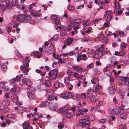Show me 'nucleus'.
<instances>
[{"label":"nucleus","instance_id":"1","mask_svg":"<svg viewBox=\"0 0 129 129\" xmlns=\"http://www.w3.org/2000/svg\"><path fill=\"white\" fill-rule=\"evenodd\" d=\"M31 17L30 15L27 14H21L16 18L17 21L22 22H26L29 21Z\"/></svg>","mask_w":129,"mask_h":129},{"label":"nucleus","instance_id":"2","mask_svg":"<svg viewBox=\"0 0 129 129\" xmlns=\"http://www.w3.org/2000/svg\"><path fill=\"white\" fill-rule=\"evenodd\" d=\"M58 73V71L56 69H54L51 70L48 73L49 79L52 80L55 78Z\"/></svg>","mask_w":129,"mask_h":129},{"label":"nucleus","instance_id":"3","mask_svg":"<svg viewBox=\"0 0 129 129\" xmlns=\"http://www.w3.org/2000/svg\"><path fill=\"white\" fill-rule=\"evenodd\" d=\"M87 120L84 119H81L79 120V122L78 124L77 125L78 127H81L82 128H83L87 126H88L90 122H88V123H87Z\"/></svg>","mask_w":129,"mask_h":129},{"label":"nucleus","instance_id":"4","mask_svg":"<svg viewBox=\"0 0 129 129\" xmlns=\"http://www.w3.org/2000/svg\"><path fill=\"white\" fill-rule=\"evenodd\" d=\"M121 109L118 107H115L110 111L111 114L117 116L120 113Z\"/></svg>","mask_w":129,"mask_h":129},{"label":"nucleus","instance_id":"5","mask_svg":"<svg viewBox=\"0 0 129 129\" xmlns=\"http://www.w3.org/2000/svg\"><path fill=\"white\" fill-rule=\"evenodd\" d=\"M105 18L106 20L108 21H110L112 18V12L111 10L106 11L105 12Z\"/></svg>","mask_w":129,"mask_h":129},{"label":"nucleus","instance_id":"6","mask_svg":"<svg viewBox=\"0 0 129 129\" xmlns=\"http://www.w3.org/2000/svg\"><path fill=\"white\" fill-rule=\"evenodd\" d=\"M8 0L3 1L1 2V10L2 11H4L6 6H8L10 5V3Z\"/></svg>","mask_w":129,"mask_h":129},{"label":"nucleus","instance_id":"7","mask_svg":"<svg viewBox=\"0 0 129 129\" xmlns=\"http://www.w3.org/2000/svg\"><path fill=\"white\" fill-rule=\"evenodd\" d=\"M81 23V20L80 19H76L75 21H73L71 23V25H73L74 27L73 29L74 30H76L77 29H79L80 27L78 25H79Z\"/></svg>","mask_w":129,"mask_h":129},{"label":"nucleus","instance_id":"8","mask_svg":"<svg viewBox=\"0 0 129 129\" xmlns=\"http://www.w3.org/2000/svg\"><path fill=\"white\" fill-rule=\"evenodd\" d=\"M51 19L54 21L55 24L58 25L60 24V18L57 15H52L51 17Z\"/></svg>","mask_w":129,"mask_h":129},{"label":"nucleus","instance_id":"9","mask_svg":"<svg viewBox=\"0 0 129 129\" xmlns=\"http://www.w3.org/2000/svg\"><path fill=\"white\" fill-rule=\"evenodd\" d=\"M19 88L16 85H14L13 88L10 91L11 94L13 95H16L19 91Z\"/></svg>","mask_w":129,"mask_h":129},{"label":"nucleus","instance_id":"10","mask_svg":"<svg viewBox=\"0 0 129 129\" xmlns=\"http://www.w3.org/2000/svg\"><path fill=\"white\" fill-rule=\"evenodd\" d=\"M28 57H26V59L24 60L23 62V65L20 67V68L21 69H25V67H28L29 66L28 63L29 62V61L28 59Z\"/></svg>","mask_w":129,"mask_h":129},{"label":"nucleus","instance_id":"11","mask_svg":"<svg viewBox=\"0 0 129 129\" xmlns=\"http://www.w3.org/2000/svg\"><path fill=\"white\" fill-rule=\"evenodd\" d=\"M104 49V46L103 45H101L100 47L97 50V51H99V52L98 53H97V54H100V53H102V52L104 53L105 54L107 53L108 50V49L107 48H106L103 52V51Z\"/></svg>","mask_w":129,"mask_h":129},{"label":"nucleus","instance_id":"12","mask_svg":"<svg viewBox=\"0 0 129 129\" xmlns=\"http://www.w3.org/2000/svg\"><path fill=\"white\" fill-rule=\"evenodd\" d=\"M69 109L66 107H61L59 109V113H63L65 114L68 112Z\"/></svg>","mask_w":129,"mask_h":129},{"label":"nucleus","instance_id":"13","mask_svg":"<svg viewBox=\"0 0 129 129\" xmlns=\"http://www.w3.org/2000/svg\"><path fill=\"white\" fill-rule=\"evenodd\" d=\"M71 93L69 92H66L61 94L60 95V96L61 98L64 99H68L70 96Z\"/></svg>","mask_w":129,"mask_h":129},{"label":"nucleus","instance_id":"14","mask_svg":"<svg viewBox=\"0 0 129 129\" xmlns=\"http://www.w3.org/2000/svg\"><path fill=\"white\" fill-rule=\"evenodd\" d=\"M116 91V89L113 87H110L108 88V92L110 95L114 94Z\"/></svg>","mask_w":129,"mask_h":129},{"label":"nucleus","instance_id":"15","mask_svg":"<svg viewBox=\"0 0 129 129\" xmlns=\"http://www.w3.org/2000/svg\"><path fill=\"white\" fill-rule=\"evenodd\" d=\"M72 68L75 70L77 71H80L82 72L83 69L81 68L78 65H74L72 66Z\"/></svg>","mask_w":129,"mask_h":129},{"label":"nucleus","instance_id":"16","mask_svg":"<svg viewBox=\"0 0 129 129\" xmlns=\"http://www.w3.org/2000/svg\"><path fill=\"white\" fill-rule=\"evenodd\" d=\"M31 55L38 58L42 56L41 52H32L31 53Z\"/></svg>","mask_w":129,"mask_h":129},{"label":"nucleus","instance_id":"17","mask_svg":"<svg viewBox=\"0 0 129 129\" xmlns=\"http://www.w3.org/2000/svg\"><path fill=\"white\" fill-rule=\"evenodd\" d=\"M73 41V38L71 37H69L66 40L65 44L67 45H69L72 43Z\"/></svg>","mask_w":129,"mask_h":129},{"label":"nucleus","instance_id":"18","mask_svg":"<svg viewBox=\"0 0 129 129\" xmlns=\"http://www.w3.org/2000/svg\"><path fill=\"white\" fill-rule=\"evenodd\" d=\"M23 82L26 83L28 86L31 85L32 84V82L31 80L28 79L24 78L23 80Z\"/></svg>","mask_w":129,"mask_h":129},{"label":"nucleus","instance_id":"19","mask_svg":"<svg viewBox=\"0 0 129 129\" xmlns=\"http://www.w3.org/2000/svg\"><path fill=\"white\" fill-rule=\"evenodd\" d=\"M94 91L90 88H89L87 91V96L88 98H91L93 96V92Z\"/></svg>","mask_w":129,"mask_h":129},{"label":"nucleus","instance_id":"20","mask_svg":"<svg viewBox=\"0 0 129 129\" xmlns=\"http://www.w3.org/2000/svg\"><path fill=\"white\" fill-rule=\"evenodd\" d=\"M126 54V53L124 51H121L120 52L116 51L115 52V55L122 56Z\"/></svg>","mask_w":129,"mask_h":129},{"label":"nucleus","instance_id":"21","mask_svg":"<svg viewBox=\"0 0 129 129\" xmlns=\"http://www.w3.org/2000/svg\"><path fill=\"white\" fill-rule=\"evenodd\" d=\"M107 68L108 67H106L104 68L103 71L105 74L110 77L111 75V71L107 70Z\"/></svg>","mask_w":129,"mask_h":129},{"label":"nucleus","instance_id":"22","mask_svg":"<svg viewBox=\"0 0 129 129\" xmlns=\"http://www.w3.org/2000/svg\"><path fill=\"white\" fill-rule=\"evenodd\" d=\"M57 98L56 96H54L53 95H48V100L47 101H48V102H49L50 103L49 101L54 100H55L56 101H57Z\"/></svg>","mask_w":129,"mask_h":129},{"label":"nucleus","instance_id":"23","mask_svg":"<svg viewBox=\"0 0 129 129\" xmlns=\"http://www.w3.org/2000/svg\"><path fill=\"white\" fill-rule=\"evenodd\" d=\"M54 46L53 45H50V47L49 48H47L46 49V51L47 52H52V51L54 50Z\"/></svg>","mask_w":129,"mask_h":129},{"label":"nucleus","instance_id":"24","mask_svg":"<svg viewBox=\"0 0 129 129\" xmlns=\"http://www.w3.org/2000/svg\"><path fill=\"white\" fill-rule=\"evenodd\" d=\"M86 78L85 76L83 75H81L79 77L78 79V81L80 83H83L84 81L85 80Z\"/></svg>","mask_w":129,"mask_h":129},{"label":"nucleus","instance_id":"25","mask_svg":"<svg viewBox=\"0 0 129 129\" xmlns=\"http://www.w3.org/2000/svg\"><path fill=\"white\" fill-rule=\"evenodd\" d=\"M1 83L3 84V85L2 86V87L4 88V90L6 93H8L9 92L10 89L7 86H4V83L1 82Z\"/></svg>","mask_w":129,"mask_h":129},{"label":"nucleus","instance_id":"26","mask_svg":"<svg viewBox=\"0 0 129 129\" xmlns=\"http://www.w3.org/2000/svg\"><path fill=\"white\" fill-rule=\"evenodd\" d=\"M93 90L94 91V92L97 91H100L101 90V86H99V85H97L94 88V89H93Z\"/></svg>","mask_w":129,"mask_h":129},{"label":"nucleus","instance_id":"27","mask_svg":"<svg viewBox=\"0 0 129 129\" xmlns=\"http://www.w3.org/2000/svg\"><path fill=\"white\" fill-rule=\"evenodd\" d=\"M30 125V123L28 122H24L23 125V127L24 129H28Z\"/></svg>","mask_w":129,"mask_h":129},{"label":"nucleus","instance_id":"28","mask_svg":"<svg viewBox=\"0 0 129 129\" xmlns=\"http://www.w3.org/2000/svg\"><path fill=\"white\" fill-rule=\"evenodd\" d=\"M82 54L80 52H78L77 56V62H79L82 59Z\"/></svg>","mask_w":129,"mask_h":129},{"label":"nucleus","instance_id":"29","mask_svg":"<svg viewBox=\"0 0 129 129\" xmlns=\"http://www.w3.org/2000/svg\"><path fill=\"white\" fill-rule=\"evenodd\" d=\"M16 115L14 114H9L7 115V117L10 119H14L16 117Z\"/></svg>","mask_w":129,"mask_h":129},{"label":"nucleus","instance_id":"30","mask_svg":"<svg viewBox=\"0 0 129 129\" xmlns=\"http://www.w3.org/2000/svg\"><path fill=\"white\" fill-rule=\"evenodd\" d=\"M109 41L108 38L106 37L105 36L102 37L101 39L102 42L104 43H106Z\"/></svg>","mask_w":129,"mask_h":129},{"label":"nucleus","instance_id":"31","mask_svg":"<svg viewBox=\"0 0 129 129\" xmlns=\"http://www.w3.org/2000/svg\"><path fill=\"white\" fill-rule=\"evenodd\" d=\"M70 77L68 76L67 77H65L64 79V81L66 85H68L69 83Z\"/></svg>","mask_w":129,"mask_h":129},{"label":"nucleus","instance_id":"32","mask_svg":"<svg viewBox=\"0 0 129 129\" xmlns=\"http://www.w3.org/2000/svg\"><path fill=\"white\" fill-rule=\"evenodd\" d=\"M95 50H92L89 53V56L91 57H93L95 56Z\"/></svg>","mask_w":129,"mask_h":129},{"label":"nucleus","instance_id":"33","mask_svg":"<svg viewBox=\"0 0 129 129\" xmlns=\"http://www.w3.org/2000/svg\"><path fill=\"white\" fill-rule=\"evenodd\" d=\"M65 115L68 118H71L73 117V114L69 112H68L65 114Z\"/></svg>","mask_w":129,"mask_h":129},{"label":"nucleus","instance_id":"34","mask_svg":"<svg viewBox=\"0 0 129 129\" xmlns=\"http://www.w3.org/2000/svg\"><path fill=\"white\" fill-rule=\"evenodd\" d=\"M127 114L124 112H122L120 115V117L123 119H125L127 117Z\"/></svg>","mask_w":129,"mask_h":129},{"label":"nucleus","instance_id":"35","mask_svg":"<svg viewBox=\"0 0 129 129\" xmlns=\"http://www.w3.org/2000/svg\"><path fill=\"white\" fill-rule=\"evenodd\" d=\"M36 13L33 12L31 13V14L35 17H40L41 16V14H39L38 12H36Z\"/></svg>","mask_w":129,"mask_h":129},{"label":"nucleus","instance_id":"36","mask_svg":"<svg viewBox=\"0 0 129 129\" xmlns=\"http://www.w3.org/2000/svg\"><path fill=\"white\" fill-rule=\"evenodd\" d=\"M10 104V102L8 100L4 101L2 103V105L3 106H8Z\"/></svg>","mask_w":129,"mask_h":129},{"label":"nucleus","instance_id":"37","mask_svg":"<svg viewBox=\"0 0 129 129\" xmlns=\"http://www.w3.org/2000/svg\"><path fill=\"white\" fill-rule=\"evenodd\" d=\"M126 47V44L124 42H122L121 44L120 48L122 50H124Z\"/></svg>","mask_w":129,"mask_h":129},{"label":"nucleus","instance_id":"38","mask_svg":"<svg viewBox=\"0 0 129 129\" xmlns=\"http://www.w3.org/2000/svg\"><path fill=\"white\" fill-rule=\"evenodd\" d=\"M64 124L63 122L59 123L58 125V128L60 129H62L64 127Z\"/></svg>","mask_w":129,"mask_h":129},{"label":"nucleus","instance_id":"39","mask_svg":"<svg viewBox=\"0 0 129 129\" xmlns=\"http://www.w3.org/2000/svg\"><path fill=\"white\" fill-rule=\"evenodd\" d=\"M24 69V70H23V73L25 75H27L28 74V72L29 71V69L28 68H27L26 69V67L25 69H21L22 70Z\"/></svg>","mask_w":129,"mask_h":129},{"label":"nucleus","instance_id":"40","mask_svg":"<svg viewBox=\"0 0 129 129\" xmlns=\"http://www.w3.org/2000/svg\"><path fill=\"white\" fill-rule=\"evenodd\" d=\"M54 91L52 89H49L47 91V93L48 95H53L54 93Z\"/></svg>","mask_w":129,"mask_h":129},{"label":"nucleus","instance_id":"41","mask_svg":"<svg viewBox=\"0 0 129 129\" xmlns=\"http://www.w3.org/2000/svg\"><path fill=\"white\" fill-rule=\"evenodd\" d=\"M49 103V102L47 101L45 103H42L41 105L40 106V108H42L45 107L46 105H48L47 104V103L48 104Z\"/></svg>","mask_w":129,"mask_h":129},{"label":"nucleus","instance_id":"42","mask_svg":"<svg viewBox=\"0 0 129 129\" xmlns=\"http://www.w3.org/2000/svg\"><path fill=\"white\" fill-rule=\"evenodd\" d=\"M74 72H73L71 70H68L67 71V74L69 76H72L73 75Z\"/></svg>","mask_w":129,"mask_h":129},{"label":"nucleus","instance_id":"43","mask_svg":"<svg viewBox=\"0 0 129 129\" xmlns=\"http://www.w3.org/2000/svg\"><path fill=\"white\" fill-rule=\"evenodd\" d=\"M1 68L2 70L4 72H5L7 70V66L5 64H3L1 66Z\"/></svg>","mask_w":129,"mask_h":129},{"label":"nucleus","instance_id":"44","mask_svg":"<svg viewBox=\"0 0 129 129\" xmlns=\"http://www.w3.org/2000/svg\"><path fill=\"white\" fill-rule=\"evenodd\" d=\"M97 96L96 95H93L91 97V101L92 102H95L97 98L96 97V96Z\"/></svg>","mask_w":129,"mask_h":129},{"label":"nucleus","instance_id":"45","mask_svg":"<svg viewBox=\"0 0 129 129\" xmlns=\"http://www.w3.org/2000/svg\"><path fill=\"white\" fill-rule=\"evenodd\" d=\"M89 120L91 121H93L95 119V117L94 115H92L89 116Z\"/></svg>","mask_w":129,"mask_h":129},{"label":"nucleus","instance_id":"46","mask_svg":"<svg viewBox=\"0 0 129 129\" xmlns=\"http://www.w3.org/2000/svg\"><path fill=\"white\" fill-rule=\"evenodd\" d=\"M27 95L29 98L30 99H33L34 97V95L31 93L28 92Z\"/></svg>","mask_w":129,"mask_h":129},{"label":"nucleus","instance_id":"47","mask_svg":"<svg viewBox=\"0 0 129 129\" xmlns=\"http://www.w3.org/2000/svg\"><path fill=\"white\" fill-rule=\"evenodd\" d=\"M97 105H96L97 107H100L103 105V103L102 101H98L97 103Z\"/></svg>","mask_w":129,"mask_h":129},{"label":"nucleus","instance_id":"48","mask_svg":"<svg viewBox=\"0 0 129 129\" xmlns=\"http://www.w3.org/2000/svg\"><path fill=\"white\" fill-rule=\"evenodd\" d=\"M83 111L82 109L79 110L78 111L79 113L76 115V116H79L80 115H82L84 114Z\"/></svg>","mask_w":129,"mask_h":129},{"label":"nucleus","instance_id":"49","mask_svg":"<svg viewBox=\"0 0 129 129\" xmlns=\"http://www.w3.org/2000/svg\"><path fill=\"white\" fill-rule=\"evenodd\" d=\"M75 7L71 5L68 6L67 8L68 10L70 11H72L74 10Z\"/></svg>","mask_w":129,"mask_h":129},{"label":"nucleus","instance_id":"50","mask_svg":"<svg viewBox=\"0 0 129 129\" xmlns=\"http://www.w3.org/2000/svg\"><path fill=\"white\" fill-rule=\"evenodd\" d=\"M74 74H73V75H74V77L76 79H78L79 78V74L75 72H74Z\"/></svg>","mask_w":129,"mask_h":129},{"label":"nucleus","instance_id":"51","mask_svg":"<svg viewBox=\"0 0 129 129\" xmlns=\"http://www.w3.org/2000/svg\"><path fill=\"white\" fill-rule=\"evenodd\" d=\"M27 90L28 92L31 93H33L34 91L31 89V87L29 86L28 88H27Z\"/></svg>","mask_w":129,"mask_h":129},{"label":"nucleus","instance_id":"52","mask_svg":"<svg viewBox=\"0 0 129 129\" xmlns=\"http://www.w3.org/2000/svg\"><path fill=\"white\" fill-rule=\"evenodd\" d=\"M86 97V94L85 93H82L81 94L80 96L81 98L85 99Z\"/></svg>","mask_w":129,"mask_h":129},{"label":"nucleus","instance_id":"53","mask_svg":"<svg viewBox=\"0 0 129 129\" xmlns=\"http://www.w3.org/2000/svg\"><path fill=\"white\" fill-rule=\"evenodd\" d=\"M45 84L46 86H49L51 85V82L49 80H47L45 82Z\"/></svg>","mask_w":129,"mask_h":129},{"label":"nucleus","instance_id":"54","mask_svg":"<svg viewBox=\"0 0 129 129\" xmlns=\"http://www.w3.org/2000/svg\"><path fill=\"white\" fill-rule=\"evenodd\" d=\"M82 58L81 60L84 61H86L87 59V56L85 54H83L82 55Z\"/></svg>","mask_w":129,"mask_h":129},{"label":"nucleus","instance_id":"55","mask_svg":"<svg viewBox=\"0 0 129 129\" xmlns=\"http://www.w3.org/2000/svg\"><path fill=\"white\" fill-rule=\"evenodd\" d=\"M59 83L57 82H55L54 84V85L55 87L56 88H57L59 87Z\"/></svg>","mask_w":129,"mask_h":129},{"label":"nucleus","instance_id":"56","mask_svg":"<svg viewBox=\"0 0 129 129\" xmlns=\"http://www.w3.org/2000/svg\"><path fill=\"white\" fill-rule=\"evenodd\" d=\"M9 82L10 84H11L13 83H14L15 82V78H13L12 79H10L9 80Z\"/></svg>","mask_w":129,"mask_h":129},{"label":"nucleus","instance_id":"57","mask_svg":"<svg viewBox=\"0 0 129 129\" xmlns=\"http://www.w3.org/2000/svg\"><path fill=\"white\" fill-rule=\"evenodd\" d=\"M67 33L66 31L64 29H62L60 31V34L61 35H64Z\"/></svg>","mask_w":129,"mask_h":129},{"label":"nucleus","instance_id":"58","mask_svg":"<svg viewBox=\"0 0 129 129\" xmlns=\"http://www.w3.org/2000/svg\"><path fill=\"white\" fill-rule=\"evenodd\" d=\"M115 8L117 9H119L120 8V6L119 5V4L118 2H116L115 4Z\"/></svg>","mask_w":129,"mask_h":129},{"label":"nucleus","instance_id":"59","mask_svg":"<svg viewBox=\"0 0 129 129\" xmlns=\"http://www.w3.org/2000/svg\"><path fill=\"white\" fill-rule=\"evenodd\" d=\"M94 65V64L93 63H91L87 66V69H89L91 68H93Z\"/></svg>","mask_w":129,"mask_h":129},{"label":"nucleus","instance_id":"60","mask_svg":"<svg viewBox=\"0 0 129 129\" xmlns=\"http://www.w3.org/2000/svg\"><path fill=\"white\" fill-rule=\"evenodd\" d=\"M119 33L120 35H121L123 36L124 37L126 35V34L123 31H122L119 32Z\"/></svg>","mask_w":129,"mask_h":129},{"label":"nucleus","instance_id":"61","mask_svg":"<svg viewBox=\"0 0 129 129\" xmlns=\"http://www.w3.org/2000/svg\"><path fill=\"white\" fill-rule=\"evenodd\" d=\"M106 121V120L105 119H100L99 120V123H105Z\"/></svg>","mask_w":129,"mask_h":129},{"label":"nucleus","instance_id":"62","mask_svg":"<svg viewBox=\"0 0 129 129\" xmlns=\"http://www.w3.org/2000/svg\"><path fill=\"white\" fill-rule=\"evenodd\" d=\"M108 21L104 23V25L105 27H107L109 26V23Z\"/></svg>","mask_w":129,"mask_h":129},{"label":"nucleus","instance_id":"63","mask_svg":"<svg viewBox=\"0 0 129 129\" xmlns=\"http://www.w3.org/2000/svg\"><path fill=\"white\" fill-rule=\"evenodd\" d=\"M101 20V18H99L96 19H95L93 21V22L94 23H97L99 21H100Z\"/></svg>","mask_w":129,"mask_h":129},{"label":"nucleus","instance_id":"64","mask_svg":"<svg viewBox=\"0 0 129 129\" xmlns=\"http://www.w3.org/2000/svg\"><path fill=\"white\" fill-rule=\"evenodd\" d=\"M15 78V81H19L20 80V77L19 76H16Z\"/></svg>","mask_w":129,"mask_h":129}]
</instances>
